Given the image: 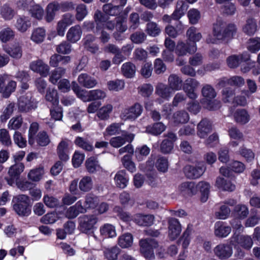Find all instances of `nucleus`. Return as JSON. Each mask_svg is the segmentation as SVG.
<instances>
[{
	"mask_svg": "<svg viewBox=\"0 0 260 260\" xmlns=\"http://www.w3.org/2000/svg\"><path fill=\"white\" fill-rule=\"evenodd\" d=\"M187 17L189 22L192 24H195L199 22L201 18V13L198 9H191L187 12Z\"/></svg>",
	"mask_w": 260,
	"mask_h": 260,
	"instance_id": "nucleus-59",
	"label": "nucleus"
},
{
	"mask_svg": "<svg viewBox=\"0 0 260 260\" xmlns=\"http://www.w3.org/2000/svg\"><path fill=\"white\" fill-rule=\"evenodd\" d=\"M18 107L21 112H28L36 107V104L32 99V95L30 92L21 95L18 100Z\"/></svg>",
	"mask_w": 260,
	"mask_h": 260,
	"instance_id": "nucleus-8",
	"label": "nucleus"
},
{
	"mask_svg": "<svg viewBox=\"0 0 260 260\" xmlns=\"http://www.w3.org/2000/svg\"><path fill=\"white\" fill-rule=\"evenodd\" d=\"M100 234L105 238H113L116 236L115 227L109 223H106L100 227Z\"/></svg>",
	"mask_w": 260,
	"mask_h": 260,
	"instance_id": "nucleus-38",
	"label": "nucleus"
},
{
	"mask_svg": "<svg viewBox=\"0 0 260 260\" xmlns=\"http://www.w3.org/2000/svg\"><path fill=\"white\" fill-rule=\"evenodd\" d=\"M206 170L204 166L193 167L187 166L184 168L186 176L189 179H197L201 176Z\"/></svg>",
	"mask_w": 260,
	"mask_h": 260,
	"instance_id": "nucleus-18",
	"label": "nucleus"
},
{
	"mask_svg": "<svg viewBox=\"0 0 260 260\" xmlns=\"http://www.w3.org/2000/svg\"><path fill=\"white\" fill-rule=\"evenodd\" d=\"M85 165L87 171L90 173H93L101 169L99 161L94 157L88 158L86 160Z\"/></svg>",
	"mask_w": 260,
	"mask_h": 260,
	"instance_id": "nucleus-43",
	"label": "nucleus"
},
{
	"mask_svg": "<svg viewBox=\"0 0 260 260\" xmlns=\"http://www.w3.org/2000/svg\"><path fill=\"white\" fill-rule=\"evenodd\" d=\"M31 22L29 19L25 16H19L17 17L15 26L18 31L24 32L30 27Z\"/></svg>",
	"mask_w": 260,
	"mask_h": 260,
	"instance_id": "nucleus-28",
	"label": "nucleus"
},
{
	"mask_svg": "<svg viewBox=\"0 0 260 260\" xmlns=\"http://www.w3.org/2000/svg\"><path fill=\"white\" fill-rule=\"evenodd\" d=\"M104 255L108 260H116L118 255L120 253V249L117 246H114L111 248H107L104 251Z\"/></svg>",
	"mask_w": 260,
	"mask_h": 260,
	"instance_id": "nucleus-55",
	"label": "nucleus"
},
{
	"mask_svg": "<svg viewBox=\"0 0 260 260\" xmlns=\"http://www.w3.org/2000/svg\"><path fill=\"white\" fill-rule=\"evenodd\" d=\"M186 37L188 43L196 44L202 38L201 33L198 32L197 28L194 26L189 27L186 31Z\"/></svg>",
	"mask_w": 260,
	"mask_h": 260,
	"instance_id": "nucleus-32",
	"label": "nucleus"
},
{
	"mask_svg": "<svg viewBox=\"0 0 260 260\" xmlns=\"http://www.w3.org/2000/svg\"><path fill=\"white\" fill-rule=\"evenodd\" d=\"M146 32L149 36L155 37L159 35L160 29L156 23L150 22L147 24Z\"/></svg>",
	"mask_w": 260,
	"mask_h": 260,
	"instance_id": "nucleus-64",
	"label": "nucleus"
},
{
	"mask_svg": "<svg viewBox=\"0 0 260 260\" xmlns=\"http://www.w3.org/2000/svg\"><path fill=\"white\" fill-rule=\"evenodd\" d=\"M45 99L52 105L56 106L59 103L58 93L54 89H48L45 95Z\"/></svg>",
	"mask_w": 260,
	"mask_h": 260,
	"instance_id": "nucleus-52",
	"label": "nucleus"
},
{
	"mask_svg": "<svg viewBox=\"0 0 260 260\" xmlns=\"http://www.w3.org/2000/svg\"><path fill=\"white\" fill-rule=\"evenodd\" d=\"M187 8V5L183 1H178L176 9L173 13V20H177L181 18L185 14Z\"/></svg>",
	"mask_w": 260,
	"mask_h": 260,
	"instance_id": "nucleus-29",
	"label": "nucleus"
},
{
	"mask_svg": "<svg viewBox=\"0 0 260 260\" xmlns=\"http://www.w3.org/2000/svg\"><path fill=\"white\" fill-rule=\"evenodd\" d=\"M123 75L127 78H132L134 76L136 71V66L131 62L123 63L121 67Z\"/></svg>",
	"mask_w": 260,
	"mask_h": 260,
	"instance_id": "nucleus-41",
	"label": "nucleus"
},
{
	"mask_svg": "<svg viewBox=\"0 0 260 260\" xmlns=\"http://www.w3.org/2000/svg\"><path fill=\"white\" fill-rule=\"evenodd\" d=\"M168 224L169 236L171 240H173L176 239L181 233V224L178 220L174 218L168 219Z\"/></svg>",
	"mask_w": 260,
	"mask_h": 260,
	"instance_id": "nucleus-15",
	"label": "nucleus"
},
{
	"mask_svg": "<svg viewBox=\"0 0 260 260\" xmlns=\"http://www.w3.org/2000/svg\"><path fill=\"white\" fill-rule=\"evenodd\" d=\"M147 56V52L142 48H136L133 53V59L135 61H144Z\"/></svg>",
	"mask_w": 260,
	"mask_h": 260,
	"instance_id": "nucleus-62",
	"label": "nucleus"
},
{
	"mask_svg": "<svg viewBox=\"0 0 260 260\" xmlns=\"http://www.w3.org/2000/svg\"><path fill=\"white\" fill-rule=\"evenodd\" d=\"M173 92L167 84L162 83H158L155 87V94L160 98V100H158V101H169Z\"/></svg>",
	"mask_w": 260,
	"mask_h": 260,
	"instance_id": "nucleus-16",
	"label": "nucleus"
},
{
	"mask_svg": "<svg viewBox=\"0 0 260 260\" xmlns=\"http://www.w3.org/2000/svg\"><path fill=\"white\" fill-rule=\"evenodd\" d=\"M214 228L215 235L218 237H225L231 232L230 226L225 225L223 222L220 221L215 223Z\"/></svg>",
	"mask_w": 260,
	"mask_h": 260,
	"instance_id": "nucleus-31",
	"label": "nucleus"
},
{
	"mask_svg": "<svg viewBox=\"0 0 260 260\" xmlns=\"http://www.w3.org/2000/svg\"><path fill=\"white\" fill-rule=\"evenodd\" d=\"M178 190L180 194L185 197L192 196L198 191L197 185L191 181L181 183L178 187Z\"/></svg>",
	"mask_w": 260,
	"mask_h": 260,
	"instance_id": "nucleus-12",
	"label": "nucleus"
},
{
	"mask_svg": "<svg viewBox=\"0 0 260 260\" xmlns=\"http://www.w3.org/2000/svg\"><path fill=\"white\" fill-rule=\"evenodd\" d=\"M257 29L255 21L253 19H248L243 28V31L248 36L254 34Z\"/></svg>",
	"mask_w": 260,
	"mask_h": 260,
	"instance_id": "nucleus-48",
	"label": "nucleus"
},
{
	"mask_svg": "<svg viewBox=\"0 0 260 260\" xmlns=\"http://www.w3.org/2000/svg\"><path fill=\"white\" fill-rule=\"evenodd\" d=\"M60 9L59 4L57 2L49 4L46 9L45 20L48 22H51L55 17L56 12Z\"/></svg>",
	"mask_w": 260,
	"mask_h": 260,
	"instance_id": "nucleus-27",
	"label": "nucleus"
},
{
	"mask_svg": "<svg viewBox=\"0 0 260 260\" xmlns=\"http://www.w3.org/2000/svg\"><path fill=\"white\" fill-rule=\"evenodd\" d=\"M15 15L14 10L8 4H5L0 7V15L5 21L12 20Z\"/></svg>",
	"mask_w": 260,
	"mask_h": 260,
	"instance_id": "nucleus-30",
	"label": "nucleus"
},
{
	"mask_svg": "<svg viewBox=\"0 0 260 260\" xmlns=\"http://www.w3.org/2000/svg\"><path fill=\"white\" fill-rule=\"evenodd\" d=\"M86 212L85 208L82 205L81 201H78L75 205L71 206L66 212V216L72 219L76 217L80 213Z\"/></svg>",
	"mask_w": 260,
	"mask_h": 260,
	"instance_id": "nucleus-21",
	"label": "nucleus"
},
{
	"mask_svg": "<svg viewBox=\"0 0 260 260\" xmlns=\"http://www.w3.org/2000/svg\"><path fill=\"white\" fill-rule=\"evenodd\" d=\"M4 51L12 58L19 60L23 55L22 45L19 42H15L11 46L5 47Z\"/></svg>",
	"mask_w": 260,
	"mask_h": 260,
	"instance_id": "nucleus-14",
	"label": "nucleus"
},
{
	"mask_svg": "<svg viewBox=\"0 0 260 260\" xmlns=\"http://www.w3.org/2000/svg\"><path fill=\"white\" fill-rule=\"evenodd\" d=\"M133 241V236L126 233L120 236L118 238V245L122 248H127L132 246Z\"/></svg>",
	"mask_w": 260,
	"mask_h": 260,
	"instance_id": "nucleus-47",
	"label": "nucleus"
},
{
	"mask_svg": "<svg viewBox=\"0 0 260 260\" xmlns=\"http://www.w3.org/2000/svg\"><path fill=\"white\" fill-rule=\"evenodd\" d=\"M8 75L0 74V93L4 98H8L14 92L17 83L14 80L8 81Z\"/></svg>",
	"mask_w": 260,
	"mask_h": 260,
	"instance_id": "nucleus-4",
	"label": "nucleus"
},
{
	"mask_svg": "<svg viewBox=\"0 0 260 260\" xmlns=\"http://www.w3.org/2000/svg\"><path fill=\"white\" fill-rule=\"evenodd\" d=\"M94 23L95 26L94 33L98 34L99 31L104 28L105 23L107 18L105 15L99 10H97L93 15Z\"/></svg>",
	"mask_w": 260,
	"mask_h": 260,
	"instance_id": "nucleus-23",
	"label": "nucleus"
},
{
	"mask_svg": "<svg viewBox=\"0 0 260 260\" xmlns=\"http://www.w3.org/2000/svg\"><path fill=\"white\" fill-rule=\"evenodd\" d=\"M82 33L80 26L76 25L69 29L67 34V39L72 43H75L80 39Z\"/></svg>",
	"mask_w": 260,
	"mask_h": 260,
	"instance_id": "nucleus-26",
	"label": "nucleus"
},
{
	"mask_svg": "<svg viewBox=\"0 0 260 260\" xmlns=\"http://www.w3.org/2000/svg\"><path fill=\"white\" fill-rule=\"evenodd\" d=\"M234 116L236 121L241 124L247 123L250 119V116L245 109H238L235 112Z\"/></svg>",
	"mask_w": 260,
	"mask_h": 260,
	"instance_id": "nucleus-36",
	"label": "nucleus"
},
{
	"mask_svg": "<svg viewBox=\"0 0 260 260\" xmlns=\"http://www.w3.org/2000/svg\"><path fill=\"white\" fill-rule=\"evenodd\" d=\"M75 144L83 149L91 151L93 150V147L92 144L86 139L78 137L75 140Z\"/></svg>",
	"mask_w": 260,
	"mask_h": 260,
	"instance_id": "nucleus-51",
	"label": "nucleus"
},
{
	"mask_svg": "<svg viewBox=\"0 0 260 260\" xmlns=\"http://www.w3.org/2000/svg\"><path fill=\"white\" fill-rule=\"evenodd\" d=\"M121 125L122 124L120 123H112L106 128L105 132L104 133V135L106 136L120 134Z\"/></svg>",
	"mask_w": 260,
	"mask_h": 260,
	"instance_id": "nucleus-53",
	"label": "nucleus"
},
{
	"mask_svg": "<svg viewBox=\"0 0 260 260\" xmlns=\"http://www.w3.org/2000/svg\"><path fill=\"white\" fill-rule=\"evenodd\" d=\"M214 252L220 259H225L231 256L233 253V249L229 245L221 244L214 248Z\"/></svg>",
	"mask_w": 260,
	"mask_h": 260,
	"instance_id": "nucleus-17",
	"label": "nucleus"
},
{
	"mask_svg": "<svg viewBox=\"0 0 260 260\" xmlns=\"http://www.w3.org/2000/svg\"><path fill=\"white\" fill-rule=\"evenodd\" d=\"M200 189L201 193V200L202 202H205L207 201L210 189V184L205 181H201L197 185Z\"/></svg>",
	"mask_w": 260,
	"mask_h": 260,
	"instance_id": "nucleus-39",
	"label": "nucleus"
},
{
	"mask_svg": "<svg viewBox=\"0 0 260 260\" xmlns=\"http://www.w3.org/2000/svg\"><path fill=\"white\" fill-rule=\"evenodd\" d=\"M166 128L162 122H156L151 125H148L146 127V132L151 135L157 136L161 134Z\"/></svg>",
	"mask_w": 260,
	"mask_h": 260,
	"instance_id": "nucleus-35",
	"label": "nucleus"
},
{
	"mask_svg": "<svg viewBox=\"0 0 260 260\" xmlns=\"http://www.w3.org/2000/svg\"><path fill=\"white\" fill-rule=\"evenodd\" d=\"M35 141L41 146H46L49 144L50 140L47 134L45 132L42 131L37 134Z\"/></svg>",
	"mask_w": 260,
	"mask_h": 260,
	"instance_id": "nucleus-56",
	"label": "nucleus"
},
{
	"mask_svg": "<svg viewBox=\"0 0 260 260\" xmlns=\"http://www.w3.org/2000/svg\"><path fill=\"white\" fill-rule=\"evenodd\" d=\"M153 91V87L150 84H144L138 88L139 93L143 97H149Z\"/></svg>",
	"mask_w": 260,
	"mask_h": 260,
	"instance_id": "nucleus-61",
	"label": "nucleus"
},
{
	"mask_svg": "<svg viewBox=\"0 0 260 260\" xmlns=\"http://www.w3.org/2000/svg\"><path fill=\"white\" fill-rule=\"evenodd\" d=\"M197 50V45L190 44L187 41L186 43L179 41L175 48V53L179 57L186 55L187 53L193 54Z\"/></svg>",
	"mask_w": 260,
	"mask_h": 260,
	"instance_id": "nucleus-9",
	"label": "nucleus"
},
{
	"mask_svg": "<svg viewBox=\"0 0 260 260\" xmlns=\"http://www.w3.org/2000/svg\"><path fill=\"white\" fill-rule=\"evenodd\" d=\"M212 130L211 122L208 119L204 118L198 124L197 134L200 138L204 139Z\"/></svg>",
	"mask_w": 260,
	"mask_h": 260,
	"instance_id": "nucleus-13",
	"label": "nucleus"
},
{
	"mask_svg": "<svg viewBox=\"0 0 260 260\" xmlns=\"http://www.w3.org/2000/svg\"><path fill=\"white\" fill-rule=\"evenodd\" d=\"M78 81L80 85L86 88H93L98 84L96 79L86 73L81 74Z\"/></svg>",
	"mask_w": 260,
	"mask_h": 260,
	"instance_id": "nucleus-19",
	"label": "nucleus"
},
{
	"mask_svg": "<svg viewBox=\"0 0 260 260\" xmlns=\"http://www.w3.org/2000/svg\"><path fill=\"white\" fill-rule=\"evenodd\" d=\"M122 163L128 171L133 173L136 170V168L134 162L131 160L129 155H125L121 159Z\"/></svg>",
	"mask_w": 260,
	"mask_h": 260,
	"instance_id": "nucleus-63",
	"label": "nucleus"
},
{
	"mask_svg": "<svg viewBox=\"0 0 260 260\" xmlns=\"http://www.w3.org/2000/svg\"><path fill=\"white\" fill-rule=\"evenodd\" d=\"M154 216L150 214H137L134 216V221L140 226H150L154 222Z\"/></svg>",
	"mask_w": 260,
	"mask_h": 260,
	"instance_id": "nucleus-22",
	"label": "nucleus"
},
{
	"mask_svg": "<svg viewBox=\"0 0 260 260\" xmlns=\"http://www.w3.org/2000/svg\"><path fill=\"white\" fill-rule=\"evenodd\" d=\"M98 221L94 215H84L79 218V229L84 233H88L93 229Z\"/></svg>",
	"mask_w": 260,
	"mask_h": 260,
	"instance_id": "nucleus-5",
	"label": "nucleus"
},
{
	"mask_svg": "<svg viewBox=\"0 0 260 260\" xmlns=\"http://www.w3.org/2000/svg\"><path fill=\"white\" fill-rule=\"evenodd\" d=\"M168 86L174 92L181 90L183 87L182 78L176 74H171L168 78Z\"/></svg>",
	"mask_w": 260,
	"mask_h": 260,
	"instance_id": "nucleus-20",
	"label": "nucleus"
},
{
	"mask_svg": "<svg viewBox=\"0 0 260 260\" xmlns=\"http://www.w3.org/2000/svg\"><path fill=\"white\" fill-rule=\"evenodd\" d=\"M106 96V93L101 89L90 90L88 92V101L103 100Z\"/></svg>",
	"mask_w": 260,
	"mask_h": 260,
	"instance_id": "nucleus-54",
	"label": "nucleus"
},
{
	"mask_svg": "<svg viewBox=\"0 0 260 260\" xmlns=\"http://www.w3.org/2000/svg\"><path fill=\"white\" fill-rule=\"evenodd\" d=\"M98 203V198L91 194H88L85 196L84 207L87 209L94 208Z\"/></svg>",
	"mask_w": 260,
	"mask_h": 260,
	"instance_id": "nucleus-57",
	"label": "nucleus"
},
{
	"mask_svg": "<svg viewBox=\"0 0 260 260\" xmlns=\"http://www.w3.org/2000/svg\"><path fill=\"white\" fill-rule=\"evenodd\" d=\"M107 85L110 90L118 91L124 88V82L123 80H116L109 81Z\"/></svg>",
	"mask_w": 260,
	"mask_h": 260,
	"instance_id": "nucleus-60",
	"label": "nucleus"
},
{
	"mask_svg": "<svg viewBox=\"0 0 260 260\" xmlns=\"http://www.w3.org/2000/svg\"><path fill=\"white\" fill-rule=\"evenodd\" d=\"M29 204L30 199L27 195H17L12 199L13 210L20 216H28L31 213Z\"/></svg>",
	"mask_w": 260,
	"mask_h": 260,
	"instance_id": "nucleus-2",
	"label": "nucleus"
},
{
	"mask_svg": "<svg viewBox=\"0 0 260 260\" xmlns=\"http://www.w3.org/2000/svg\"><path fill=\"white\" fill-rule=\"evenodd\" d=\"M29 69L34 72L39 73L44 77H47L50 71L49 66L41 59L31 62L29 64Z\"/></svg>",
	"mask_w": 260,
	"mask_h": 260,
	"instance_id": "nucleus-11",
	"label": "nucleus"
},
{
	"mask_svg": "<svg viewBox=\"0 0 260 260\" xmlns=\"http://www.w3.org/2000/svg\"><path fill=\"white\" fill-rule=\"evenodd\" d=\"M46 31L44 28L38 27L34 29L30 39L36 43H40L44 41Z\"/></svg>",
	"mask_w": 260,
	"mask_h": 260,
	"instance_id": "nucleus-44",
	"label": "nucleus"
},
{
	"mask_svg": "<svg viewBox=\"0 0 260 260\" xmlns=\"http://www.w3.org/2000/svg\"><path fill=\"white\" fill-rule=\"evenodd\" d=\"M66 69L63 68H57L52 71L49 77V81L53 84H55L57 81L64 75Z\"/></svg>",
	"mask_w": 260,
	"mask_h": 260,
	"instance_id": "nucleus-49",
	"label": "nucleus"
},
{
	"mask_svg": "<svg viewBox=\"0 0 260 260\" xmlns=\"http://www.w3.org/2000/svg\"><path fill=\"white\" fill-rule=\"evenodd\" d=\"M24 165L21 162L15 163L12 166L8 171L10 177L14 179H18L21 173L24 171Z\"/></svg>",
	"mask_w": 260,
	"mask_h": 260,
	"instance_id": "nucleus-40",
	"label": "nucleus"
},
{
	"mask_svg": "<svg viewBox=\"0 0 260 260\" xmlns=\"http://www.w3.org/2000/svg\"><path fill=\"white\" fill-rule=\"evenodd\" d=\"M93 186V182L92 178L89 176H84L80 181L79 183V188L80 190L83 192H88L90 191Z\"/></svg>",
	"mask_w": 260,
	"mask_h": 260,
	"instance_id": "nucleus-45",
	"label": "nucleus"
},
{
	"mask_svg": "<svg viewBox=\"0 0 260 260\" xmlns=\"http://www.w3.org/2000/svg\"><path fill=\"white\" fill-rule=\"evenodd\" d=\"M201 92L203 96L205 98L206 100L213 99L217 95V93L215 89L212 85L208 84L203 85Z\"/></svg>",
	"mask_w": 260,
	"mask_h": 260,
	"instance_id": "nucleus-42",
	"label": "nucleus"
},
{
	"mask_svg": "<svg viewBox=\"0 0 260 260\" xmlns=\"http://www.w3.org/2000/svg\"><path fill=\"white\" fill-rule=\"evenodd\" d=\"M155 166L158 171L165 173L169 167L168 160L164 156H159L155 161Z\"/></svg>",
	"mask_w": 260,
	"mask_h": 260,
	"instance_id": "nucleus-50",
	"label": "nucleus"
},
{
	"mask_svg": "<svg viewBox=\"0 0 260 260\" xmlns=\"http://www.w3.org/2000/svg\"><path fill=\"white\" fill-rule=\"evenodd\" d=\"M215 186L219 189L228 191H233L236 188L235 184L232 183L231 181L221 177L216 178Z\"/></svg>",
	"mask_w": 260,
	"mask_h": 260,
	"instance_id": "nucleus-25",
	"label": "nucleus"
},
{
	"mask_svg": "<svg viewBox=\"0 0 260 260\" xmlns=\"http://www.w3.org/2000/svg\"><path fill=\"white\" fill-rule=\"evenodd\" d=\"M15 35V31L10 27L2 29L0 31V40L4 43L14 39Z\"/></svg>",
	"mask_w": 260,
	"mask_h": 260,
	"instance_id": "nucleus-37",
	"label": "nucleus"
},
{
	"mask_svg": "<svg viewBox=\"0 0 260 260\" xmlns=\"http://www.w3.org/2000/svg\"><path fill=\"white\" fill-rule=\"evenodd\" d=\"M140 251L143 255L149 260L154 259V249L158 247V243L154 239H142L139 242Z\"/></svg>",
	"mask_w": 260,
	"mask_h": 260,
	"instance_id": "nucleus-3",
	"label": "nucleus"
},
{
	"mask_svg": "<svg viewBox=\"0 0 260 260\" xmlns=\"http://www.w3.org/2000/svg\"><path fill=\"white\" fill-rule=\"evenodd\" d=\"M114 180L116 186L121 188H125L128 182V179L126 176L125 171H118L115 175Z\"/></svg>",
	"mask_w": 260,
	"mask_h": 260,
	"instance_id": "nucleus-34",
	"label": "nucleus"
},
{
	"mask_svg": "<svg viewBox=\"0 0 260 260\" xmlns=\"http://www.w3.org/2000/svg\"><path fill=\"white\" fill-rule=\"evenodd\" d=\"M103 9L106 14L111 16L117 15L121 11V9L119 5L113 6L110 3L104 5Z\"/></svg>",
	"mask_w": 260,
	"mask_h": 260,
	"instance_id": "nucleus-58",
	"label": "nucleus"
},
{
	"mask_svg": "<svg viewBox=\"0 0 260 260\" xmlns=\"http://www.w3.org/2000/svg\"><path fill=\"white\" fill-rule=\"evenodd\" d=\"M222 20H218L213 24V36L221 41L231 40L236 35L237 32V27L235 24L233 23L228 24L224 26Z\"/></svg>",
	"mask_w": 260,
	"mask_h": 260,
	"instance_id": "nucleus-1",
	"label": "nucleus"
},
{
	"mask_svg": "<svg viewBox=\"0 0 260 260\" xmlns=\"http://www.w3.org/2000/svg\"><path fill=\"white\" fill-rule=\"evenodd\" d=\"M69 142L67 139L62 140L57 147V153L58 157L63 161L67 160L69 158L68 154Z\"/></svg>",
	"mask_w": 260,
	"mask_h": 260,
	"instance_id": "nucleus-24",
	"label": "nucleus"
},
{
	"mask_svg": "<svg viewBox=\"0 0 260 260\" xmlns=\"http://www.w3.org/2000/svg\"><path fill=\"white\" fill-rule=\"evenodd\" d=\"M135 135L124 131L121 136L112 138L109 142L110 144L114 148H119L126 142H131L134 140Z\"/></svg>",
	"mask_w": 260,
	"mask_h": 260,
	"instance_id": "nucleus-10",
	"label": "nucleus"
},
{
	"mask_svg": "<svg viewBox=\"0 0 260 260\" xmlns=\"http://www.w3.org/2000/svg\"><path fill=\"white\" fill-rule=\"evenodd\" d=\"M143 110L142 106L136 103L129 108L124 109L120 114L121 118L125 121L134 120L141 115Z\"/></svg>",
	"mask_w": 260,
	"mask_h": 260,
	"instance_id": "nucleus-6",
	"label": "nucleus"
},
{
	"mask_svg": "<svg viewBox=\"0 0 260 260\" xmlns=\"http://www.w3.org/2000/svg\"><path fill=\"white\" fill-rule=\"evenodd\" d=\"M173 120L176 124L186 123L189 120V115L186 111H177L174 114Z\"/></svg>",
	"mask_w": 260,
	"mask_h": 260,
	"instance_id": "nucleus-46",
	"label": "nucleus"
},
{
	"mask_svg": "<svg viewBox=\"0 0 260 260\" xmlns=\"http://www.w3.org/2000/svg\"><path fill=\"white\" fill-rule=\"evenodd\" d=\"M113 106L110 104H107L99 109L96 116L101 120H106L110 117V115L113 111Z\"/></svg>",
	"mask_w": 260,
	"mask_h": 260,
	"instance_id": "nucleus-33",
	"label": "nucleus"
},
{
	"mask_svg": "<svg viewBox=\"0 0 260 260\" xmlns=\"http://www.w3.org/2000/svg\"><path fill=\"white\" fill-rule=\"evenodd\" d=\"M200 85V82L194 78H189L185 80L182 89L186 95L192 100L198 97L197 90Z\"/></svg>",
	"mask_w": 260,
	"mask_h": 260,
	"instance_id": "nucleus-7",
	"label": "nucleus"
}]
</instances>
